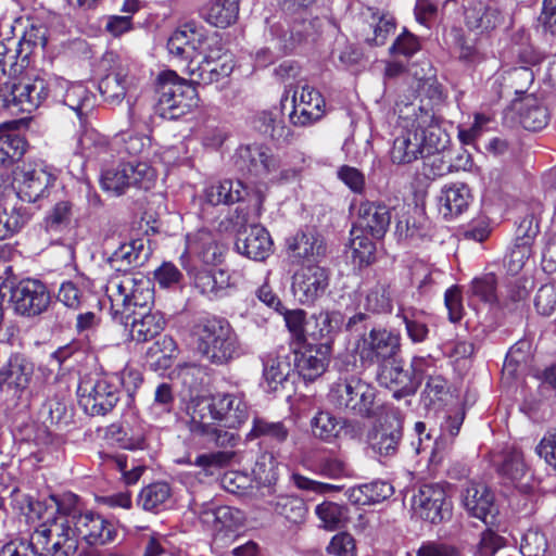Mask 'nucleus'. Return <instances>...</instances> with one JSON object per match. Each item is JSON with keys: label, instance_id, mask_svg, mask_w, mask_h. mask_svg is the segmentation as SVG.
<instances>
[{"label": "nucleus", "instance_id": "nucleus-24", "mask_svg": "<svg viewBox=\"0 0 556 556\" xmlns=\"http://www.w3.org/2000/svg\"><path fill=\"white\" fill-rule=\"evenodd\" d=\"M508 110L516 113L519 124L527 130H541L547 125V111L533 93L515 98Z\"/></svg>", "mask_w": 556, "mask_h": 556}, {"label": "nucleus", "instance_id": "nucleus-50", "mask_svg": "<svg viewBox=\"0 0 556 556\" xmlns=\"http://www.w3.org/2000/svg\"><path fill=\"white\" fill-rule=\"evenodd\" d=\"M289 430L281 421H269L265 418H254L253 427L249 433L250 439L260 437L269 438L273 441L282 443L288 439Z\"/></svg>", "mask_w": 556, "mask_h": 556}, {"label": "nucleus", "instance_id": "nucleus-62", "mask_svg": "<svg viewBox=\"0 0 556 556\" xmlns=\"http://www.w3.org/2000/svg\"><path fill=\"white\" fill-rule=\"evenodd\" d=\"M547 547L545 534L536 529H529L522 536L520 552L523 556H545Z\"/></svg>", "mask_w": 556, "mask_h": 556}, {"label": "nucleus", "instance_id": "nucleus-22", "mask_svg": "<svg viewBox=\"0 0 556 556\" xmlns=\"http://www.w3.org/2000/svg\"><path fill=\"white\" fill-rule=\"evenodd\" d=\"M45 73L14 83L10 86V97L22 112L30 113L47 101Z\"/></svg>", "mask_w": 556, "mask_h": 556}, {"label": "nucleus", "instance_id": "nucleus-35", "mask_svg": "<svg viewBox=\"0 0 556 556\" xmlns=\"http://www.w3.org/2000/svg\"><path fill=\"white\" fill-rule=\"evenodd\" d=\"M393 494V486L386 481H372L359 486L351 488L348 497L355 505H370L380 503Z\"/></svg>", "mask_w": 556, "mask_h": 556}, {"label": "nucleus", "instance_id": "nucleus-10", "mask_svg": "<svg viewBox=\"0 0 556 556\" xmlns=\"http://www.w3.org/2000/svg\"><path fill=\"white\" fill-rule=\"evenodd\" d=\"M350 213L355 218L351 229V243L383 239L391 222V214L386 204L369 200H353L350 204Z\"/></svg>", "mask_w": 556, "mask_h": 556}, {"label": "nucleus", "instance_id": "nucleus-20", "mask_svg": "<svg viewBox=\"0 0 556 556\" xmlns=\"http://www.w3.org/2000/svg\"><path fill=\"white\" fill-rule=\"evenodd\" d=\"M293 109L289 114L295 126H307L319 121L325 114V100L315 88L303 85L292 96Z\"/></svg>", "mask_w": 556, "mask_h": 556}, {"label": "nucleus", "instance_id": "nucleus-21", "mask_svg": "<svg viewBox=\"0 0 556 556\" xmlns=\"http://www.w3.org/2000/svg\"><path fill=\"white\" fill-rule=\"evenodd\" d=\"M330 355V340L308 344L302 351H294V366L304 380L314 381L326 371Z\"/></svg>", "mask_w": 556, "mask_h": 556}, {"label": "nucleus", "instance_id": "nucleus-1", "mask_svg": "<svg viewBox=\"0 0 556 556\" xmlns=\"http://www.w3.org/2000/svg\"><path fill=\"white\" fill-rule=\"evenodd\" d=\"M51 501L55 506L51 511L41 502L29 504L30 510L42 520L36 527V544L55 541V545L64 549L63 554L81 556L78 539L90 546L105 545L115 540V526L100 514L85 508L77 495H52Z\"/></svg>", "mask_w": 556, "mask_h": 556}, {"label": "nucleus", "instance_id": "nucleus-51", "mask_svg": "<svg viewBox=\"0 0 556 556\" xmlns=\"http://www.w3.org/2000/svg\"><path fill=\"white\" fill-rule=\"evenodd\" d=\"M125 164L130 187L143 190H149L153 187L156 179V173L150 164L143 161L137 163L128 162Z\"/></svg>", "mask_w": 556, "mask_h": 556}, {"label": "nucleus", "instance_id": "nucleus-3", "mask_svg": "<svg viewBox=\"0 0 556 556\" xmlns=\"http://www.w3.org/2000/svg\"><path fill=\"white\" fill-rule=\"evenodd\" d=\"M399 108V127L391 150V161L395 164H409L424 153L444 150L447 135L441 129L431 110L414 104Z\"/></svg>", "mask_w": 556, "mask_h": 556}, {"label": "nucleus", "instance_id": "nucleus-4", "mask_svg": "<svg viewBox=\"0 0 556 556\" xmlns=\"http://www.w3.org/2000/svg\"><path fill=\"white\" fill-rule=\"evenodd\" d=\"M105 294L111 303L115 321L128 326L137 311L150 309L154 299L151 281L141 274H116L109 278Z\"/></svg>", "mask_w": 556, "mask_h": 556}, {"label": "nucleus", "instance_id": "nucleus-32", "mask_svg": "<svg viewBox=\"0 0 556 556\" xmlns=\"http://www.w3.org/2000/svg\"><path fill=\"white\" fill-rule=\"evenodd\" d=\"M130 337L137 342H146L156 337L164 328L165 321L157 313L149 309L137 311L129 319Z\"/></svg>", "mask_w": 556, "mask_h": 556}, {"label": "nucleus", "instance_id": "nucleus-18", "mask_svg": "<svg viewBox=\"0 0 556 556\" xmlns=\"http://www.w3.org/2000/svg\"><path fill=\"white\" fill-rule=\"evenodd\" d=\"M503 21L504 14L496 0H472L464 8L465 26L475 35H486Z\"/></svg>", "mask_w": 556, "mask_h": 556}, {"label": "nucleus", "instance_id": "nucleus-36", "mask_svg": "<svg viewBox=\"0 0 556 556\" xmlns=\"http://www.w3.org/2000/svg\"><path fill=\"white\" fill-rule=\"evenodd\" d=\"M273 511L293 525L304 522L307 515V506L298 495L281 494L269 502Z\"/></svg>", "mask_w": 556, "mask_h": 556}, {"label": "nucleus", "instance_id": "nucleus-60", "mask_svg": "<svg viewBox=\"0 0 556 556\" xmlns=\"http://www.w3.org/2000/svg\"><path fill=\"white\" fill-rule=\"evenodd\" d=\"M285 321L292 338L298 342H304L312 321L306 323V313L303 309H286Z\"/></svg>", "mask_w": 556, "mask_h": 556}, {"label": "nucleus", "instance_id": "nucleus-14", "mask_svg": "<svg viewBox=\"0 0 556 556\" xmlns=\"http://www.w3.org/2000/svg\"><path fill=\"white\" fill-rule=\"evenodd\" d=\"M128 119L130 129L121 131L112 139V146L118 154L148 157L151 150V138L137 130H149L150 115L137 108H129Z\"/></svg>", "mask_w": 556, "mask_h": 556}, {"label": "nucleus", "instance_id": "nucleus-48", "mask_svg": "<svg viewBox=\"0 0 556 556\" xmlns=\"http://www.w3.org/2000/svg\"><path fill=\"white\" fill-rule=\"evenodd\" d=\"M314 471L321 477L332 480L351 478L353 476L346 462L334 455L320 457L315 464Z\"/></svg>", "mask_w": 556, "mask_h": 556}, {"label": "nucleus", "instance_id": "nucleus-46", "mask_svg": "<svg viewBox=\"0 0 556 556\" xmlns=\"http://www.w3.org/2000/svg\"><path fill=\"white\" fill-rule=\"evenodd\" d=\"M311 425L314 437L326 442H331L338 438L343 428L341 421L329 412L317 413Z\"/></svg>", "mask_w": 556, "mask_h": 556}, {"label": "nucleus", "instance_id": "nucleus-12", "mask_svg": "<svg viewBox=\"0 0 556 556\" xmlns=\"http://www.w3.org/2000/svg\"><path fill=\"white\" fill-rule=\"evenodd\" d=\"M424 357H414L409 367L404 368L400 362L383 364L378 371V381L393 392V396L402 399L414 394L421 383Z\"/></svg>", "mask_w": 556, "mask_h": 556}, {"label": "nucleus", "instance_id": "nucleus-19", "mask_svg": "<svg viewBox=\"0 0 556 556\" xmlns=\"http://www.w3.org/2000/svg\"><path fill=\"white\" fill-rule=\"evenodd\" d=\"M328 285L329 276L325 268L307 265L294 273L291 290L301 304L309 305L325 293Z\"/></svg>", "mask_w": 556, "mask_h": 556}, {"label": "nucleus", "instance_id": "nucleus-47", "mask_svg": "<svg viewBox=\"0 0 556 556\" xmlns=\"http://www.w3.org/2000/svg\"><path fill=\"white\" fill-rule=\"evenodd\" d=\"M20 52L27 58L36 51H45L48 45V28L43 25H30L17 41Z\"/></svg>", "mask_w": 556, "mask_h": 556}, {"label": "nucleus", "instance_id": "nucleus-41", "mask_svg": "<svg viewBox=\"0 0 556 556\" xmlns=\"http://www.w3.org/2000/svg\"><path fill=\"white\" fill-rule=\"evenodd\" d=\"M143 245H119L109 257L108 263L115 271L125 274L128 269L142 264Z\"/></svg>", "mask_w": 556, "mask_h": 556}, {"label": "nucleus", "instance_id": "nucleus-17", "mask_svg": "<svg viewBox=\"0 0 556 556\" xmlns=\"http://www.w3.org/2000/svg\"><path fill=\"white\" fill-rule=\"evenodd\" d=\"M400 336L387 329H371L368 334H364L359 344V357L363 363L380 367L390 363L400 352Z\"/></svg>", "mask_w": 556, "mask_h": 556}, {"label": "nucleus", "instance_id": "nucleus-54", "mask_svg": "<svg viewBox=\"0 0 556 556\" xmlns=\"http://www.w3.org/2000/svg\"><path fill=\"white\" fill-rule=\"evenodd\" d=\"M325 255L324 245H289L287 251L288 260L293 265H316Z\"/></svg>", "mask_w": 556, "mask_h": 556}, {"label": "nucleus", "instance_id": "nucleus-44", "mask_svg": "<svg viewBox=\"0 0 556 556\" xmlns=\"http://www.w3.org/2000/svg\"><path fill=\"white\" fill-rule=\"evenodd\" d=\"M348 509L334 502L325 501L315 507V514L324 529L334 531L341 528L346 520Z\"/></svg>", "mask_w": 556, "mask_h": 556}, {"label": "nucleus", "instance_id": "nucleus-26", "mask_svg": "<svg viewBox=\"0 0 556 556\" xmlns=\"http://www.w3.org/2000/svg\"><path fill=\"white\" fill-rule=\"evenodd\" d=\"M470 189L462 182L445 185L438 197V210L444 219H454L469 207Z\"/></svg>", "mask_w": 556, "mask_h": 556}, {"label": "nucleus", "instance_id": "nucleus-28", "mask_svg": "<svg viewBox=\"0 0 556 556\" xmlns=\"http://www.w3.org/2000/svg\"><path fill=\"white\" fill-rule=\"evenodd\" d=\"M403 431L400 424L381 425L368 435L370 448L380 457H393L402 441Z\"/></svg>", "mask_w": 556, "mask_h": 556}, {"label": "nucleus", "instance_id": "nucleus-40", "mask_svg": "<svg viewBox=\"0 0 556 556\" xmlns=\"http://www.w3.org/2000/svg\"><path fill=\"white\" fill-rule=\"evenodd\" d=\"M100 185L103 191L119 197L130 188L126 164L121 163L115 167L104 168L101 172Z\"/></svg>", "mask_w": 556, "mask_h": 556}, {"label": "nucleus", "instance_id": "nucleus-63", "mask_svg": "<svg viewBox=\"0 0 556 556\" xmlns=\"http://www.w3.org/2000/svg\"><path fill=\"white\" fill-rule=\"evenodd\" d=\"M290 480L296 489L313 492L318 495L337 493L343 489L342 485L317 481L298 472L292 473Z\"/></svg>", "mask_w": 556, "mask_h": 556}, {"label": "nucleus", "instance_id": "nucleus-39", "mask_svg": "<svg viewBox=\"0 0 556 556\" xmlns=\"http://www.w3.org/2000/svg\"><path fill=\"white\" fill-rule=\"evenodd\" d=\"M93 102V96L85 85L71 81L64 90V98L61 101L75 111L79 117L92 109Z\"/></svg>", "mask_w": 556, "mask_h": 556}, {"label": "nucleus", "instance_id": "nucleus-16", "mask_svg": "<svg viewBox=\"0 0 556 556\" xmlns=\"http://www.w3.org/2000/svg\"><path fill=\"white\" fill-rule=\"evenodd\" d=\"M11 302L17 314L34 317L48 309L51 295L40 280L23 279L11 289Z\"/></svg>", "mask_w": 556, "mask_h": 556}, {"label": "nucleus", "instance_id": "nucleus-5", "mask_svg": "<svg viewBox=\"0 0 556 556\" xmlns=\"http://www.w3.org/2000/svg\"><path fill=\"white\" fill-rule=\"evenodd\" d=\"M197 351L207 362L223 365L239 355V342L230 324L222 318H206L193 327Z\"/></svg>", "mask_w": 556, "mask_h": 556}, {"label": "nucleus", "instance_id": "nucleus-2", "mask_svg": "<svg viewBox=\"0 0 556 556\" xmlns=\"http://www.w3.org/2000/svg\"><path fill=\"white\" fill-rule=\"evenodd\" d=\"M170 59L182 66L191 83L211 85L228 77L235 61L224 47L218 33H208L195 23H186L168 38Z\"/></svg>", "mask_w": 556, "mask_h": 556}, {"label": "nucleus", "instance_id": "nucleus-15", "mask_svg": "<svg viewBox=\"0 0 556 556\" xmlns=\"http://www.w3.org/2000/svg\"><path fill=\"white\" fill-rule=\"evenodd\" d=\"M412 508L421 519L440 523L452 516V502L439 483L422 484L413 496Z\"/></svg>", "mask_w": 556, "mask_h": 556}, {"label": "nucleus", "instance_id": "nucleus-31", "mask_svg": "<svg viewBox=\"0 0 556 556\" xmlns=\"http://www.w3.org/2000/svg\"><path fill=\"white\" fill-rule=\"evenodd\" d=\"M77 153L87 160L106 162L115 148L94 129H85L77 139Z\"/></svg>", "mask_w": 556, "mask_h": 556}, {"label": "nucleus", "instance_id": "nucleus-27", "mask_svg": "<svg viewBox=\"0 0 556 556\" xmlns=\"http://www.w3.org/2000/svg\"><path fill=\"white\" fill-rule=\"evenodd\" d=\"M238 156L247 169L254 174H274L279 167V160L263 146L249 144L240 147Z\"/></svg>", "mask_w": 556, "mask_h": 556}, {"label": "nucleus", "instance_id": "nucleus-59", "mask_svg": "<svg viewBox=\"0 0 556 556\" xmlns=\"http://www.w3.org/2000/svg\"><path fill=\"white\" fill-rule=\"evenodd\" d=\"M25 223V217L20 210L12 207L8 212L7 205L0 199V240H7L17 232Z\"/></svg>", "mask_w": 556, "mask_h": 556}, {"label": "nucleus", "instance_id": "nucleus-37", "mask_svg": "<svg viewBox=\"0 0 556 556\" xmlns=\"http://www.w3.org/2000/svg\"><path fill=\"white\" fill-rule=\"evenodd\" d=\"M88 289L89 280L84 276H77L72 280L62 282L58 292V300L68 308L80 309L88 301Z\"/></svg>", "mask_w": 556, "mask_h": 556}, {"label": "nucleus", "instance_id": "nucleus-45", "mask_svg": "<svg viewBox=\"0 0 556 556\" xmlns=\"http://www.w3.org/2000/svg\"><path fill=\"white\" fill-rule=\"evenodd\" d=\"M175 405L173 387L168 383H161L154 391L153 402L149 406V415L153 420H161L172 414Z\"/></svg>", "mask_w": 556, "mask_h": 556}, {"label": "nucleus", "instance_id": "nucleus-7", "mask_svg": "<svg viewBox=\"0 0 556 556\" xmlns=\"http://www.w3.org/2000/svg\"><path fill=\"white\" fill-rule=\"evenodd\" d=\"M97 71L103 75L99 81V91L110 104L122 103L127 92L139 83L134 64L113 51L102 55Z\"/></svg>", "mask_w": 556, "mask_h": 556}, {"label": "nucleus", "instance_id": "nucleus-11", "mask_svg": "<svg viewBox=\"0 0 556 556\" xmlns=\"http://www.w3.org/2000/svg\"><path fill=\"white\" fill-rule=\"evenodd\" d=\"M55 179L53 168L42 160L23 163L13 172V187L16 195L29 203L46 197Z\"/></svg>", "mask_w": 556, "mask_h": 556}, {"label": "nucleus", "instance_id": "nucleus-30", "mask_svg": "<svg viewBox=\"0 0 556 556\" xmlns=\"http://www.w3.org/2000/svg\"><path fill=\"white\" fill-rule=\"evenodd\" d=\"M263 366L264 380L270 391H276L282 386L291 371L289 355L283 348L269 352L263 361Z\"/></svg>", "mask_w": 556, "mask_h": 556}, {"label": "nucleus", "instance_id": "nucleus-29", "mask_svg": "<svg viewBox=\"0 0 556 556\" xmlns=\"http://www.w3.org/2000/svg\"><path fill=\"white\" fill-rule=\"evenodd\" d=\"M210 420L211 418L206 414H200V409H192L190 431L195 435L206 438L217 446H235L238 437L233 432L216 427Z\"/></svg>", "mask_w": 556, "mask_h": 556}, {"label": "nucleus", "instance_id": "nucleus-61", "mask_svg": "<svg viewBox=\"0 0 556 556\" xmlns=\"http://www.w3.org/2000/svg\"><path fill=\"white\" fill-rule=\"evenodd\" d=\"M365 307L374 313H388L392 309L389 286L376 285L366 295Z\"/></svg>", "mask_w": 556, "mask_h": 556}, {"label": "nucleus", "instance_id": "nucleus-64", "mask_svg": "<svg viewBox=\"0 0 556 556\" xmlns=\"http://www.w3.org/2000/svg\"><path fill=\"white\" fill-rule=\"evenodd\" d=\"M443 150L433 151L431 153H424L422 172L424 175L430 179L441 177L451 170L450 161L445 160Z\"/></svg>", "mask_w": 556, "mask_h": 556}, {"label": "nucleus", "instance_id": "nucleus-43", "mask_svg": "<svg viewBox=\"0 0 556 556\" xmlns=\"http://www.w3.org/2000/svg\"><path fill=\"white\" fill-rule=\"evenodd\" d=\"M195 287L207 295H218L230 286V276L223 269L201 271L195 276Z\"/></svg>", "mask_w": 556, "mask_h": 556}, {"label": "nucleus", "instance_id": "nucleus-34", "mask_svg": "<svg viewBox=\"0 0 556 556\" xmlns=\"http://www.w3.org/2000/svg\"><path fill=\"white\" fill-rule=\"evenodd\" d=\"M240 0H213L203 10L204 20L219 28H226L238 18Z\"/></svg>", "mask_w": 556, "mask_h": 556}, {"label": "nucleus", "instance_id": "nucleus-13", "mask_svg": "<svg viewBox=\"0 0 556 556\" xmlns=\"http://www.w3.org/2000/svg\"><path fill=\"white\" fill-rule=\"evenodd\" d=\"M193 409H200V414H206L208 418L229 429L239 428L249 418L248 403L239 393L217 394L211 402H198Z\"/></svg>", "mask_w": 556, "mask_h": 556}, {"label": "nucleus", "instance_id": "nucleus-56", "mask_svg": "<svg viewBox=\"0 0 556 556\" xmlns=\"http://www.w3.org/2000/svg\"><path fill=\"white\" fill-rule=\"evenodd\" d=\"M232 451H218L199 455L194 465L202 469L205 476H213L215 470L228 466L235 457Z\"/></svg>", "mask_w": 556, "mask_h": 556}, {"label": "nucleus", "instance_id": "nucleus-52", "mask_svg": "<svg viewBox=\"0 0 556 556\" xmlns=\"http://www.w3.org/2000/svg\"><path fill=\"white\" fill-rule=\"evenodd\" d=\"M312 326L313 329L307 330V334L314 340H320L321 342L330 340L331 333L336 330L339 324V314L320 312L313 316Z\"/></svg>", "mask_w": 556, "mask_h": 556}, {"label": "nucleus", "instance_id": "nucleus-55", "mask_svg": "<svg viewBox=\"0 0 556 556\" xmlns=\"http://www.w3.org/2000/svg\"><path fill=\"white\" fill-rule=\"evenodd\" d=\"M159 225L155 219L142 217L135 222L130 228V242L129 243H152L161 240Z\"/></svg>", "mask_w": 556, "mask_h": 556}, {"label": "nucleus", "instance_id": "nucleus-57", "mask_svg": "<svg viewBox=\"0 0 556 556\" xmlns=\"http://www.w3.org/2000/svg\"><path fill=\"white\" fill-rule=\"evenodd\" d=\"M35 534L36 529L30 535L29 542H9L3 545L0 549V556H43L42 552H50L48 545L50 543H46L45 545L35 543Z\"/></svg>", "mask_w": 556, "mask_h": 556}, {"label": "nucleus", "instance_id": "nucleus-9", "mask_svg": "<svg viewBox=\"0 0 556 556\" xmlns=\"http://www.w3.org/2000/svg\"><path fill=\"white\" fill-rule=\"evenodd\" d=\"M123 380L116 375L84 377L77 388L79 405L88 415H106L119 401Z\"/></svg>", "mask_w": 556, "mask_h": 556}, {"label": "nucleus", "instance_id": "nucleus-49", "mask_svg": "<svg viewBox=\"0 0 556 556\" xmlns=\"http://www.w3.org/2000/svg\"><path fill=\"white\" fill-rule=\"evenodd\" d=\"M170 497V488L165 482L150 484L139 494V504L146 510H156L164 506Z\"/></svg>", "mask_w": 556, "mask_h": 556}, {"label": "nucleus", "instance_id": "nucleus-6", "mask_svg": "<svg viewBox=\"0 0 556 556\" xmlns=\"http://www.w3.org/2000/svg\"><path fill=\"white\" fill-rule=\"evenodd\" d=\"M195 83L179 77L174 71H164L157 77V111L164 118L176 119L198 105Z\"/></svg>", "mask_w": 556, "mask_h": 556}, {"label": "nucleus", "instance_id": "nucleus-25", "mask_svg": "<svg viewBox=\"0 0 556 556\" xmlns=\"http://www.w3.org/2000/svg\"><path fill=\"white\" fill-rule=\"evenodd\" d=\"M462 504L466 511L475 518L486 521L494 509V495L483 482L470 481L462 491Z\"/></svg>", "mask_w": 556, "mask_h": 556}, {"label": "nucleus", "instance_id": "nucleus-38", "mask_svg": "<svg viewBox=\"0 0 556 556\" xmlns=\"http://www.w3.org/2000/svg\"><path fill=\"white\" fill-rule=\"evenodd\" d=\"M24 138L7 125L0 126V165L9 166L20 160L25 152Z\"/></svg>", "mask_w": 556, "mask_h": 556}, {"label": "nucleus", "instance_id": "nucleus-42", "mask_svg": "<svg viewBox=\"0 0 556 556\" xmlns=\"http://www.w3.org/2000/svg\"><path fill=\"white\" fill-rule=\"evenodd\" d=\"M527 471L523 454L518 450L506 451L497 465V472L513 483L520 481Z\"/></svg>", "mask_w": 556, "mask_h": 556}, {"label": "nucleus", "instance_id": "nucleus-58", "mask_svg": "<svg viewBox=\"0 0 556 556\" xmlns=\"http://www.w3.org/2000/svg\"><path fill=\"white\" fill-rule=\"evenodd\" d=\"M257 128L263 134L273 139L279 140L286 138L289 129L282 124L277 111H264L257 116Z\"/></svg>", "mask_w": 556, "mask_h": 556}, {"label": "nucleus", "instance_id": "nucleus-23", "mask_svg": "<svg viewBox=\"0 0 556 556\" xmlns=\"http://www.w3.org/2000/svg\"><path fill=\"white\" fill-rule=\"evenodd\" d=\"M33 364L22 354H13L0 367V391H23L31 379Z\"/></svg>", "mask_w": 556, "mask_h": 556}, {"label": "nucleus", "instance_id": "nucleus-53", "mask_svg": "<svg viewBox=\"0 0 556 556\" xmlns=\"http://www.w3.org/2000/svg\"><path fill=\"white\" fill-rule=\"evenodd\" d=\"M496 286V276L493 273H486L471 281L469 294L484 303L493 304L497 301Z\"/></svg>", "mask_w": 556, "mask_h": 556}, {"label": "nucleus", "instance_id": "nucleus-8", "mask_svg": "<svg viewBox=\"0 0 556 556\" xmlns=\"http://www.w3.org/2000/svg\"><path fill=\"white\" fill-rule=\"evenodd\" d=\"M375 397L376 392L371 384L358 375L348 372H341L328 394L330 403L336 408L359 417L374 415Z\"/></svg>", "mask_w": 556, "mask_h": 556}, {"label": "nucleus", "instance_id": "nucleus-33", "mask_svg": "<svg viewBox=\"0 0 556 556\" xmlns=\"http://www.w3.org/2000/svg\"><path fill=\"white\" fill-rule=\"evenodd\" d=\"M247 194V189L240 180L226 179L205 189V199L212 205L235 204L244 200Z\"/></svg>", "mask_w": 556, "mask_h": 556}]
</instances>
